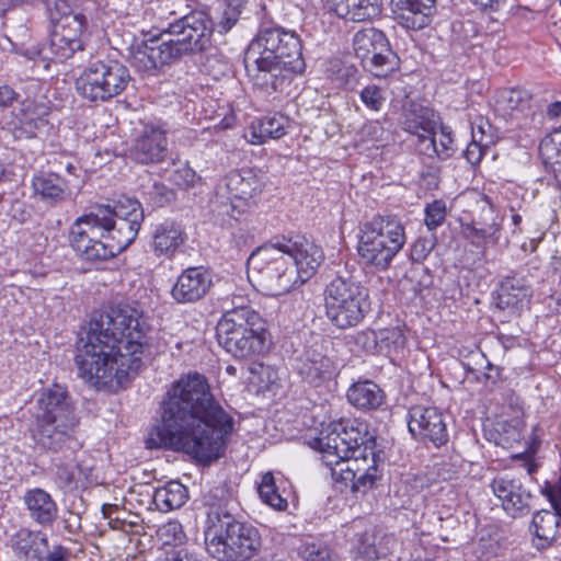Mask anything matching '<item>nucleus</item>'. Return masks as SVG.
<instances>
[{"instance_id": "5", "label": "nucleus", "mask_w": 561, "mask_h": 561, "mask_svg": "<svg viewBox=\"0 0 561 561\" xmlns=\"http://www.w3.org/2000/svg\"><path fill=\"white\" fill-rule=\"evenodd\" d=\"M80 417L66 387L54 383L44 388L36 400L31 428L35 444L47 451H76L82 444L77 437Z\"/></svg>"}, {"instance_id": "26", "label": "nucleus", "mask_w": 561, "mask_h": 561, "mask_svg": "<svg viewBox=\"0 0 561 561\" xmlns=\"http://www.w3.org/2000/svg\"><path fill=\"white\" fill-rule=\"evenodd\" d=\"M531 289L524 277L506 276L500 284L496 295V307L511 313L528 307Z\"/></svg>"}, {"instance_id": "37", "label": "nucleus", "mask_w": 561, "mask_h": 561, "mask_svg": "<svg viewBox=\"0 0 561 561\" xmlns=\"http://www.w3.org/2000/svg\"><path fill=\"white\" fill-rule=\"evenodd\" d=\"M530 94L523 89H505L496 95V108L503 114H512L514 111L524 110L528 106Z\"/></svg>"}, {"instance_id": "50", "label": "nucleus", "mask_w": 561, "mask_h": 561, "mask_svg": "<svg viewBox=\"0 0 561 561\" xmlns=\"http://www.w3.org/2000/svg\"><path fill=\"white\" fill-rule=\"evenodd\" d=\"M355 343L366 353L375 354L380 352L379 334L375 330H364L355 335Z\"/></svg>"}, {"instance_id": "51", "label": "nucleus", "mask_w": 561, "mask_h": 561, "mask_svg": "<svg viewBox=\"0 0 561 561\" xmlns=\"http://www.w3.org/2000/svg\"><path fill=\"white\" fill-rule=\"evenodd\" d=\"M241 3H233V0H228L227 8L222 12L219 21L220 32H228L237 23L241 14Z\"/></svg>"}, {"instance_id": "44", "label": "nucleus", "mask_w": 561, "mask_h": 561, "mask_svg": "<svg viewBox=\"0 0 561 561\" xmlns=\"http://www.w3.org/2000/svg\"><path fill=\"white\" fill-rule=\"evenodd\" d=\"M146 195L149 201L158 207H163L164 205L173 202L175 199V192L168 187L162 182H153L148 190L146 191Z\"/></svg>"}, {"instance_id": "42", "label": "nucleus", "mask_w": 561, "mask_h": 561, "mask_svg": "<svg viewBox=\"0 0 561 561\" xmlns=\"http://www.w3.org/2000/svg\"><path fill=\"white\" fill-rule=\"evenodd\" d=\"M483 135L482 126H478L477 130L472 129V140L463 151L465 158L471 165H477L490 149L489 144L482 141Z\"/></svg>"}, {"instance_id": "23", "label": "nucleus", "mask_w": 561, "mask_h": 561, "mask_svg": "<svg viewBox=\"0 0 561 561\" xmlns=\"http://www.w3.org/2000/svg\"><path fill=\"white\" fill-rule=\"evenodd\" d=\"M196 54L210 46L213 21L204 11H192L171 22Z\"/></svg>"}, {"instance_id": "19", "label": "nucleus", "mask_w": 561, "mask_h": 561, "mask_svg": "<svg viewBox=\"0 0 561 561\" xmlns=\"http://www.w3.org/2000/svg\"><path fill=\"white\" fill-rule=\"evenodd\" d=\"M490 488L512 517L525 516L530 512L531 493L524 486L520 476L513 472L497 474Z\"/></svg>"}, {"instance_id": "34", "label": "nucleus", "mask_w": 561, "mask_h": 561, "mask_svg": "<svg viewBox=\"0 0 561 561\" xmlns=\"http://www.w3.org/2000/svg\"><path fill=\"white\" fill-rule=\"evenodd\" d=\"M560 523L561 515L556 510H541L534 514L531 527L537 539L536 548L538 550L552 546L557 539Z\"/></svg>"}, {"instance_id": "58", "label": "nucleus", "mask_w": 561, "mask_h": 561, "mask_svg": "<svg viewBox=\"0 0 561 561\" xmlns=\"http://www.w3.org/2000/svg\"><path fill=\"white\" fill-rule=\"evenodd\" d=\"M485 369L486 371H484L481 377H478V380L483 381L486 387L492 388L501 380L502 370L500 367L494 366L489 362Z\"/></svg>"}, {"instance_id": "52", "label": "nucleus", "mask_w": 561, "mask_h": 561, "mask_svg": "<svg viewBox=\"0 0 561 561\" xmlns=\"http://www.w3.org/2000/svg\"><path fill=\"white\" fill-rule=\"evenodd\" d=\"M8 215L16 222L24 224L30 219L31 211L28 210L26 204L23 201L13 199L10 203Z\"/></svg>"}, {"instance_id": "55", "label": "nucleus", "mask_w": 561, "mask_h": 561, "mask_svg": "<svg viewBox=\"0 0 561 561\" xmlns=\"http://www.w3.org/2000/svg\"><path fill=\"white\" fill-rule=\"evenodd\" d=\"M542 494L551 503L552 510L561 511V474L554 484H547L542 489Z\"/></svg>"}, {"instance_id": "35", "label": "nucleus", "mask_w": 561, "mask_h": 561, "mask_svg": "<svg viewBox=\"0 0 561 561\" xmlns=\"http://www.w3.org/2000/svg\"><path fill=\"white\" fill-rule=\"evenodd\" d=\"M73 181L65 179L58 173H42L33 179V187L36 194L46 201H65L70 194Z\"/></svg>"}, {"instance_id": "62", "label": "nucleus", "mask_w": 561, "mask_h": 561, "mask_svg": "<svg viewBox=\"0 0 561 561\" xmlns=\"http://www.w3.org/2000/svg\"><path fill=\"white\" fill-rule=\"evenodd\" d=\"M61 165L65 167V170L67 173L76 179V182H78L79 174L78 171H80L79 164L75 160H67L65 163L60 162ZM79 183H75L73 186H79Z\"/></svg>"}, {"instance_id": "31", "label": "nucleus", "mask_w": 561, "mask_h": 561, "mask_svg": "<svg viewBox=\"0 0 561 561\" xmlns=\"http://www.w3.org/2000/svg\"><path fill=\"white\" fill-rule=\"evenodd\" d=\"M346 397L352 405L363 411L378 410L386 403L385 391L370 380L353 383Z\"/></svg>"}, {"instance_id": "8", "label": "nucleus", "mask_w": 561, "mask_h": 561, "mask_svg": "<svg viewBox=\"0 0 561 561\" xmlns=\"http://www.w3.org/2000/svg\"><path fill=\"white\" fill-rule=\"evenodd\" d=\"M324 308L331 323L343 330L357 327L368 314L369 290L359 280L354 265L340 267L325 286Z\"/></svg>"}, {"instance_id": "47", "label": "nucleus", "mask_w": 561, "mask_h": 561, "mask_svg": "<svg viewBox=\"0 0 561 561\" xmlns=\"http://www.w3.org/2000/svg\"><path fill=\"white\" fill-rule=\"evenodd\" d=\"M170 182L175 186L187 190L193 187L201 178L196 174V172L190 168L187 164H184L176 170H174L170 178Z\"/></svg>"}, {"instance_id": "6", "label": "nucleus", "mask_w": 561, "mask_h": 561, "mask_svg": "<svg viewBox=\"0 0 561 561\" xmlns=\"http://www.w3.org/2000/svg\"><path fill=\"white\" fill-rule=\"evenodd\" d=\"M204 537L207 552L218 561H248L262 547L256 527L216 505L208 508Z\"/></svg>"}, {"instance_id": "40", "label": "nucleus", "mask_w": 561, "mask_h": 561, "mask_svg": "<svg viewBox=\"0 0 561 561\" xmlns=\"http://www.w3.org/2000/svg\"><path fill=\"white\" fill-rule=\"evenodd\" d=\"M426 140H428L426 150L431 148L432 151L436 153L440 160L450 158L456 151L451 131L447 127L440 128L438 138L434 130L432 135L427 136Z\"/></svg>"}, {"instance_id": "21", "label": "nucleus", "mask_w": 561, "mask_h": 561, "mask_svg": "<svg viewBox=\"0 0 561 561\" xmlns=\"http://www.w3.org/2000/svg\"><path fill=\"white\" fill-rule=\"evenodd\" d=\"M167 154V130L157 123L144 124L131 147V157L141 164H151L163 161Z\"/></svg>"}, {"instance_id": "48", "label": "nucleus", "mask_w": 561, "mask_h": 561, "mask_svg": "<svg viewBox=\"0 0 561 561\" xmlns=\"http://www.w3.org/2000/svg\"><path fill=\"white\" fill-rule=\"evenodd\" d=\"M299 554L305 561H335L328 547L317 543L304 545Z\"/></svg>"}, {"instance_id": "25", "label": "nucleus", "mask_w": 561, "mask_h": 561, "mask_svg": "<svg viewBox=\"0 0 561 561\" xmlns=\"http://www.w3.org/2000/svg\"><path fill=\"white\" fill-rule=\"evenodd\" d=\"M330 12L345 22H373L382 13L381 0H327Z\"/></svg>"}, {"instance_id": "36", "label": "nucleus", "mask_w": 561, "mask_h": 561, "mask_svg": "<svg viewBox=\"0 0 561 561\" xmlns=\"http://www.w3.org/2000/svg\"><path fill=\"white\" fill-rule=\"evenodd\" d=\"M188 499L187 489L179 481H170L154 490L152 500L161 512H170L180 508Z\"/></svg>"}, {"instance_id": "27", "label": "nucleus", "mask_w": 561, "mask_h": 561, "mask_svg": "<svg viewBox=\"0 0 561 561\" xmlns=\"http://www.w3.org/2000/svg\"><path fill=\"white\" fill-rule=\"evenodd\" d=\"M434 111L428 106L408 101L403 104L400 125L402 129L419 136L421 142H425L436 127Z\"/></svg>"}, {"instance_id": "54", "label": "nucleus", "mask_w": 561, "mask_h": 561, "mask_svg": "<svg viewBox=\"0 0 561 561\" xmlns=\"http://www.w3.org/2000/svg\"><path fill=\"white\" fill-rule=\"evenodd\" d=\"M376 538L374 535L368 533L364 534L360 539L358 551L368 560H375L379 558V551L376 548Z\"/></svg>"}, {"instance_id": "46", "label": "nucleus", "mask_w": 561, "mask_h": 561, "mask_svg": "<svg viewBox=\"0 0 561 561\" xmlns=\"http://www.w3.org/2000/svg\"><path fill=\"white\" fill-rule=\"evenodd\" d=\"M80 470L79 463L56 465V482L59 488L70 490L77 484V471Z\"/></svg>"}, {"instance_id": "45", "label": "nucleus", "mask_w": 561, "mask_h": 561, "mask_svg": "<svg viewBox=\"0 0 561 561\" xmlns=\"http://www.w3.org/2000/svg\"><path fill=\"white\" fill-rule=\"evenodd\" d=\"M380 352L403 348L405 336L398 328H387L378 331Z\"/></svg>"}, {"instance_id": "29", "label": "nucleus", "mask_w": 561, "mask_h": 561, "mask_svg": "<svg viewBox=\"0 0 561 561\" xmlns=\"http://www.w3.org/2000/svg\"><path fill=\"white\" fill-rule=\"evenodd\" d=\"M28 516L43 527H50L58 516V507L54 499L45 490L35 488L23 496Z\"/></svg>"}, {"instance_id": "15", "label": "nucleus", "mask_w": 561, "mask_h": 561, "mask_svg": "<svg viewBox=\"0 0 561 561\" xmlns=\"http://www.w3.org/2000/svg\"><path fill=\"white\" fill-rule=\"evenodd\" d=\"M19 102V108L12 110L10 115L2 118L3 128H7L15 139H32L36 137L39 123L48 115L49 108L42 102L25 98L20 101V93L11 85L0 82V114Z\"/></svg>"}, {"instance_id": "49", "label": "nucleus", "mask_w": 561, "mask_h": 561, "mask_svg": "<svg viewBox=\"0 0 561 561\" xmlns=\"http://www.w3.org/2000/svg\"><path fill=\"white\" fill-rule=\"evenodd\" d=\"M446 218V205L443 201H434L425 208V225L430 230L440 226Z\"/></svg>"}, {"instance_id": "12", "label": "nucleus", "mask_w": 561, "mask_h": 561, "mask_svg": "<svg viewBox=\"0 0 561 561\" xmlns=\"http://www.w3.org/2000/svg\"><path fill=\"white\" fill-rule=\"evenodd\" d=\"M100 215L88 214L79 217L70 228L69 239L72 249L85 262L98 263L113 259L129 245L111 230L103 229Z\"/></svg>"}, {"instance_id": "3", "label": "nucleus", "mask_w": 561, "mask_h": 561, "mask_svg": "<svg viewBox=\"0 0 561 561\" xmlns=\"http://www.w3.org/2000/svg\"><path fill=\"white\" fill-rule=\"evenodd\" d=\"M318 448L332 468V477L353 492L366 493L380 479V456L376 453V437L366 424L334 421L322 430L317 438Z\"/></svg>"}, {"instance_id": "39", "label": "nucleus", "mask_w": 561, "mask_h": 561, "mask_svg": "<svg viewBox=\"0 0 561 561\" xmlns=\"http://www.w3.org/2000/svg\"><path fill=\"white\" fill-rule=\"evenodd\" d=\"M259 494L264 503L271 507L283 511L287 507V500L278 493L273 473L266 472L262 476L259 484Z\"/></svg>"}, {"instance_id": "1", "label": "nucleus", "mask_w": 561, "mask_h": 561, "mask_svg": "<svg viewBox=\"0 0 561 561\" xmlns=\"http://www.w3.org/2000/svg\"><path fill=\"white\" fill-rule=\"evenodd\" d=\"M159 412L160 422L150 431L147 448L183 451L204 463L222 456L233 419L215 400L203 375L188 374L172 382Z\"/></svg>"}, {"instance_id": "18", "label": "nucleus", "mask_w": 561, "mask_h": 561, "mask_svg": "<svg viewBox=\"0 0 561 561\" xmlns=\"http://www.w3.org/2000/svg\"><path fill=\"white\" fill-rule=\"evenodd\" d=\"M408 427L412 437L421 443L440 447L448 442L447 424L437 408L412 407L408 413Z\"/></svg>"}, {"instance_id": "16", "label": "nucleus", "mask_w": 561, "mask_h": 561, "mask_svg": "<svg viewBox=\"0 0 561 561\" xmlns=\"http://www.w3.org/2000/svg\"><path fill=\"white\" fill-rule=\"evenodd\" d=\"M356 57L363 68L377 78H386L397 70L399 58L385 33L375 27L358 31L353 38Z\"/></svg>"}, {"instance_id": "32", "label": "nucleus", "mask_w": 561, "mask_h": 561, "mask_svg": "<svg viewBox=\"0 0 561 561\" xmlns=\"http://www.w3.org/2000/svg\"><path fill=\"white\" fill-rule=\"evenodd\" d=\"M288 118L274 114L264 116L256 122H252L245 131L248 141L254 145L264 144L268 139H278L286 134Z\"/></svg>"}, {"instance_id": "33", "label": "nucleus", "mask_w": 561, "mask_h": 561, "mask_svg": "<svg viewBox=\"0 0 561 561\" xmlns=\"http://www.w3.org/2000/svg\"><path fill=\"white\" fill-rule=\"evenodd\" d=\"M184 241L185 233L181 226L173 221H164L156 227L151 247L157 255L171 257Z\"/></svg>"}, {"instance_id": "64", "label": "nucleus", "mask_w": 561, "mask_h": 561, "mask_svg": "<svg viewBox=\"0 0 561 561\" xmlns=\"http://www.w3.org/2000/svg\"><path fill=\"white\" fill-rule=\"evenodd\" d=\"M547 115L551 119L558 118L561 115V101L550 103L547 107Z\"/></svg>"}, {"instance_id": "56", "label": "nucleus", "mask_w": 561, "mask_h": 561, "mask_svg": "<svg viewBox=\"0 0 561 561\" xmlns=\"http://www.w3.org/2000/svg\"><path fill=\"white\" fill-rule=\"evenodd\" d=\"M158 561H201L196 554L191 552L187 548H172L165 552L164 558Z\"/></svg>"}, {"instance_id": "11", "label": "nucleus", "mask_w": 561, "mask_h": 561, "mask_svg": "<svg viewBox=\"0 0 561 561\" xmlns=\"http://www.w3.org/2000/svg\"><path fill=\"white\" fill-rule=\"evenodd\" d=\"M51 23L48 50L59 61L71 58L84 49L87 16L73 10L67 0H45Z\"/></svg>"}, {"instance_id": "10", "label": "nucleus", "mask_w": 561, "mask_h": 561, "mask_svg": "<svg viewBox=\"0 0 561 561\" xmlns=\"http://www.w3.org/2000/svg\"><path fill=\"white\" fill-rule=\"evenodd\" d=\"M249 280L267 295L279 296L300 284L293 260L280 249V243L257 248L247 261Z\"/></svg>"}, {"instance_id": "13", "label": "nucleus", "mask_w": 561, "mask_h": 561, "mask_svg": "<svg viewBox=\"0 0 561 561\" xmlns=\"http://www.w3.org/2000/svg\"><path fill=\"white\" fill-rule=\"evenodd\" d=\"M196 53L172 23L131 49V64L139 71L152 72Z\"/></svg>"}, {"instance_id": "59", "label": "nucleus", "mask_w": 561, "mask_h": 561, "mask_svg": "<svg viewBox=\"0 0 561 561\" xmlns=\"http://www.w3.org/2000/svg\"><path fill=\"white\" fill-rule=\"evenodd\" d=\"M181 0H157V2L152 3L160 10V18H167L168 15H176L178 12L173 8L175 2H180Z\"/></svg>"}, {"instance_id": "2", "label": "nucleus", "mask_w": 561, "mask_h": 561, "mask_svg": "<svg viewBox=\"0 0 561 561\" xmlns=\"http://www.w3.org/2000/svg\"><path fill=\"white\" fill-rule=\"evenodd\" d=\"M141 313L128 305L94 316L75 357L77 375L98 390H117L130 381L150 355Z\"/></svg>"}, {"instance_id": "28", "label": "nucleus", "mask_w": 561, "mask_h": 561, "mask_svg": "<svg viewBox=\"0 0 561 561\" xmlns=\"http://www.w3.org/2000/svg\"><path fill=\"white\" fill-rule=\"evenodd\" d=\"M298 375L312 386H320L335 375L333 360L317 351H306L296 365Z\"/></svg>"}, {"instance_id": "20", "label": "nucleus", "mask_w": 561, "mask_h": 561, "mask_svg": "<svg viewBox=\"0 0 561 561\" xmlns=\"http://www.w3.org/2000/svg\"><path fill=\"white\" fill-rule=\"evenodd\" d=\"M280 249L291 257L300 284L310 279L324 260L322 249L301 236L285 240Z\"/></svg>"}, {"instance_id": "4", "label": "nucleus", "mask_w": 561, "mask_h": 561, "mask_svg": "<svg viewBox=\"0 0 561 561\" xmlns=\"http://www.w3.org/2000/svg\"><path fill=\"white\" fill-rule=\"evenodd\" d=\"M245 70L261 91L286 93L294 77L305 69L302 46L295 32L279 27L260 31L244 58Z\"/></svg>"}, {"instance_id": "53", "label": "nucleus", "mask_w": 561, "mask_h": 561, "mask_svg": "<svg viewBox=\"0 0 561 561\" xmlns=\"http://www.w3.org/2000/svg\"><path fill=\"white\" fill-rule=\"evenodd\" d=\"M47 539L35 536L32 549L25 551V559L27 561H43L47 553Z\"/></svg>"}, {"instance_id": "60", "label": "nucleus", "mask_w": 561, "mask_h": 561, "mask_svg": "<svg viewBox=\"0 0 561 561\" xmlns=\"http://www.w3.org/2000/svg\"><path fill=\"white\" fill-rule=\"evenodd\" d=\"M35 536L32 534H25L23 537L20 536L19 541L16 542L18 550L25 557V551L32 549Z\"/></svg>"}, {"instance_id": "22", "label": "nucleus", "mask_w": 561, "mask_h": 561, "mask_svg": "<svg viewBox=\"0 0 561 561\" xmlns=\"http://www.w3.org/2000/svg\"><path fill=\"white\" fill-rule=\"evenodd\" d=\"M213 286L211 273L205 266H191L182 271L171 288L178 304H194L202 300Z\"/></svg>"}, {"instance_id": "38", "label": "nucleus", "mask_w": 561, "mask_h": 561, "mask_svg": "<svg viewBox=\"0 0 561 561\" xmlns=\"http://www.w3.org/2000/svg\"><path fill=\"white\" fill-rule=\"evenodd\" d=\"M465 236L471 243L479 244L482 240L485 243L495 244L500 238L501 225L494 219L491 224L471 222L465 226Z\"/></svg>"}, {"instance_id": "7", "label": "nucleus", "mask_w": 561, "mask_h": 561, "mask_svg": "<svg viewBox=\"0 0 561 561\" xmlns=\"http://www.w3.org/2000/svg\"><path fill=\"white\" fill-rule=\"evenodd\" d=\"M219 345L238 359H251L268 351L271 334L256 310L239 308L222 313L216 325Z\"/></svg>"}, {"instance_id": "14", "label": "nucleus", "mask_w": 561, "mask_h": 561, "mask_svg": "<svg viewBox=\"0 0 561 561\" xmlns=\"http://www.w3.org/2000/svg\"><path fill=\"white\" fill-rule=\"evenodd\" d=\"M130 81L128 68L118 60L90 62L76 79L77 93L90 102H106L121 94Z\"/></svg>"}, {"instance_id": "61", "label": "nucleus", "mask_w": 561, "mask_h": 561, "mask_svg": "<svg viewBox=\"0 0 561 561\" xmlns=\"http://www.w3.org/2000/svg\"><path fill=\"white\" fill-rule=\"evenodd\" d=\"M239 308H247L249 310H254L249 304H247V301L243 297H233L231 299L230 306H227L224 313H228V312L237 310Z\"/></svg>"}, {"instance_id": "41", "label": "nucleus", "mask_w": 561, "mask_h": 561, "mask_svg": "<svg viewBox=\"0 0 561 561\" xmlns=\"http://www.w3.org/2000/svg\"><path fill=\"white\" fill-rule=\"evenodd\" d=\"M102 513L108 520L112 529L129 533L134 527L138 526V522H127L126 515H130V513L119 508L117 505L104 504Z\"/></svg>"}, {"instance_id": "63", "label": "nucleus", "mask_w": 561, "mask_h": 561, "mask_svg": "<svg viewBox=\"0 0 561 561\" xmlns=\"http://www.w3.org/2000/svg\"><path fill=\"white\" fill-rule=\"evenodd\" d=\"M45 560L47 561H68L66 550L62 547H57L54 551H47Z\"/></svg>"}, {"instance_id": "57", "label": "nucleus", "mask_w": 561, "mask_h": 561, "mask_svg": "<svg viewBox=\"0 0 561 561\" xmlns=\"http://www.w3.org/2000/svg\"><path fill=\"white\" fill-rule=\"evenodd\" d=\"M433 244L426 239H417L411 249V260L413 262H422L431 253Z\"/></svg>"}, {"instance_id": "43", "label": "nucleus", "mask_w": 561, "mask_h": 561, "mask_svg": "<svg viewBox=\"0 0 561 561\" xmlns=\"http://www.w3.org/2000/svg\"><path fill=\"white\" fill-rule=\"evenodd\" d=\"M363 104L370 111L379 112L386 103V92L376 84H368L359 92Z\"/></svg>"}, {"instance_id": "30", "label": "nucleus", "mask_w": 561, "mask_h": 561, "mask_svg": "<svg viewBox=\"0 0 561 561\" xmlns=\"http://www.w3.org/2000/svg\"><path fill=\"white\" fill-rule=\"evenodd\" d=\"M264 180L253 169L231 171L227 176L226 187L232 197L248 201L262 192Z\"/></svg>"}, {"instance_id": "24", "label": "nucleus", "mask_w": 561, "mask_h": 561, "mask_svg": "<svg viewBox=\"0 0 561 561\" xmlns=\"http://www.w3.org/2000/svg\"><path fill=\"white\" fill-rule=\"evenodd\" d=\"M394 20L408 30L427 26L435 12L436 0H391Z\"/></svg>"}, {"instance_id": "9", "label": "nucleus", "mask_w": 561, "mask_h": 561, "mask_svg": "<svg viewBox=\"0 0 561 561\" xmlns=\"http://www.w3.org/2000/svg\"><path fill=\"white\" fill-rule=\"evenodd\" d=\"M404 243L405 232L401 221L392 215H378L364 224L358 254L364 264L385 271Z\"/></svg>"}, {"instance_id": "17", "label": "nucleus", "mask_w": 561, "mask_h": 561, "mask_svg": "<svg viewBox=\"0 0 561 561\" xmlns=\"http://www.w3.org/2000/svg\"><path fill=\"white\" fill-rule=\"evenodd\" d=\"M88 215L104 217V221L99 220L103 229L111 230L128 245L135 241L145 217L141 204L126 196L114 202L113 205H96Z\"/></svg>"}]
</instances>
